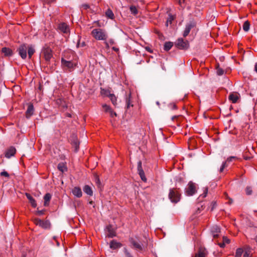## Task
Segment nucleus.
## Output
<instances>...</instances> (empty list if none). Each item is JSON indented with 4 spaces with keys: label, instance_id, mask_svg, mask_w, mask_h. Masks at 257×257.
Wrapping results in <instances>:
<instances>
[{
    "label": "nucleus",
    "instance_id": "28",
    "mask_svg": "<svg viewBox=\"0 0 257 257\" xmlns=\"http://www.w3.org/2000/svg\"><path fill=\"white\" fill-rule=\"evenodd\" d=\"M84 192L87 194L92 196L93 194V191L90 186L88 185H85L83 188Z\"/></svg>",
    "mask_w": 257,
    "mask_h": 257
},
{
    "label": "nucleus",
    "instance_id": "14",
    "mask_svg": "<svg viewBox=\"0 0 257 257\" xmlns=\"http://www.w3.org/2000/svg\"><path fill=\"white\" fill-rule=\"evenodd\" d=\"M34 111V108L33 104L29 103L28 105L27 109L26 111V117L27 118L29 119L31 116L33 114Z\"/></svg>",
    "mask_w": 257,
    "mask_h": 257
},
{
    "label": "nucleus",
    "instance_id": "19",
    "mask_svg": "<svg viewBox=\"0 0 257 257\" xmlns=\"http://www.w3.org/2000/svg\"><path fill=\"white\" fill-rule=\"evenodd\" d=\"M1 52L4 54V57H11L13 55V50L7 47L2 48Z\"/></svg>",
    "mask_w": 257,
    "mask_h": 257
},
{
    "label": "nucleus",
    "instance_id": "1",
    "mask_svg": "<svg viewBox=\"0 0 257 257\" xmlns=\"http://www.w3.org/2000/svg\"><path fill=\"white\" fill-rule=\"evenodd\" d=\"M168 196L169 199L172 202L174 203L178 202L180 201L181 196L180 189L177 188L170 189Z\"/></svg>",
    "mask_w": 257,
    "mask_h": 257
},
{
    "label": "nucleus",
    "instance_id": "51",
    "mask_svg": "<svg viewBox=\"0 0 257 257\" xmlns=\"http://www.w3.org/2000/svg\"><path fill=\"white\" fill-rule=\"evenodd\" d=\"M173 20V18H172V16L170 17V19H168L167 21L166 25L168 26V23H170L171 24L172 23V21Z\"/></svg>",
    "mask_w": 257,
    "mask_h": 257
},
{
    "label": "nucleus",
    "instance_id": "4",
    "mask_svg": "<svg viewBox=\"0 0 257 257\" xmlns=\"http://www.w3.org/2000/svg\"><path fill=\"white\" fill-rule=\"evenodd\" d=\"M108 38V35L106 31L102 29H97V40L106 41ZM104 44L106 48L109 47L108 43L104 42Z\"/></svg>",
    "mask_w": 257,
    "mask_h": 257
},
{
    "label": "nucleus",
    "instance_id": "20",
    "mask_svg": "<svg viewBox=\"0 0 257 257\" xmlns=\"http://www.w3.org/2000/svg\"><path fill=\"white\" fill-rule=\"evenodd\" d=\"M112 94L110 91V89L109 88H102V87L100 88V95L103 97H109V96Z\"/></svg>",
    "mask_w": 257,
    "mask_h": 257
},
{
    "label": "nucleus",
    "instance_id": "39",
    "mask_svg": "<svg viewBox=\"0 0 257 257\" xmlns=\"http://www.w3.org/2000/svg\"><path fill=\"white\" fill-rule=\"evenodd\" d=\"M192 257H205V255L203 252L199 251L198 253L195 254L194 256Z\"/></svg>",
    "mask_w": 257,
    "mask_h": 257
},
{
    "label": "nucleus",
    "instance_id": "56",
    "mask_svg": "<svg viewBox=\"0 0 257 257\" xmlns=\"http://www.w3.org/2000/svg\"><path fill=\"white\" fill-rule=\"evenodd\" d=\"M254 70L257 72V63L255 64Z\"/></svg>",
    "mask_w": 257,
    "mask_h": 257
},
{
    "label": "nucleus",
    "instance_id": "52",
    "mask_svg": "<svg viewBox=\"0 0 257 257\" xmlns=\"http://www.w3.org/2000/svg\"><path fill=\"white\" fill-rule=\"evenodd\" d=\"M170 105L171 106L172 109H177V106L175 104H171Z\"/></svg>",
    "mask_w": 257,
    "mask_h": 257
},
{
    "label": "nucleus",
    "instance_id": "48",
    "mask_svg": "<svg viewBox=\"0 0 257 257\" xmlns=\"http://www.w3.org/2000/svg\"><path fill=\"white\" fill-rule=\"evenodd\" d=\"M91 34L94 38L96 39V29H94L92 30Z\"/></svg>",
    "mask_w": 257,
    "mask_h": 257
},
{
    "label": "nucleus",
    "instance_id": "5",
    "mask_svg": "<svg viewBox=\"0 0 257 257\" xmlns=\"http://www.w3.org/2000/svg\"><path fill=\"white\" fill-rule=\"evenodd\" d=\"M195 184L190 181L188 184L185 190V193L187 196H192L196 192Z\"/></svg>",
    "mask_w": 257,
    "mask_h": 257
},
{
    "label": "nucleus",
    "instance_id": "11",
    "mask_svg": "<svg viewBox=\"0 0 257 257\" xmlns=\"http://www.w3.org/2000/svg\"><path fill=\"white\" fill-rule=\"evenodd\" d=\"M130 241L133 245V247L136 249L139 250H143L145 247V245H144L143 244H141L140 243H139L137 241H136L133 238L130 239Z\"/></svg>",
    "mask_w": 257,
    "mask_h": 257
},
{
    "label": "nucleus",
    "instance_id": "3",
    "mask_svg": "<svg viewBox=\"0 0 257 257\" xmlns=\"http://www.w3.org/2000/svg\"><path fill=\"white\" fill-rule=\"evenodd\" d=\"M175 46L181 50H186L189 47V43L187 40L183 38H178L175 43Z\"/></svg>",
    "mask_w": 257,
    "mask_h": 257
},
{
    "label": "nucleus",
    "instance_id": "49",
    "mask_svg": "<svg viewBox=\"0 0 257 257\" xmlns=\"http://www.w3.org/2000/svg\"><path fill=\"white\" fill-rule=\"evenodd\" d=\"M81 7L82 8H83L84 9H85V10H86L89 8V5L87 4H83Z\"/></svg>",
    "mask_w": 257,
    "mask_h": 257
},
{
    "label": "nucleus",
    "instance_id": "62",
    "mask_svg": "<svg viewBox=\"0 0 257 257\" xmlns=\"http://www.w3.org/2000/svg\"><path fill=\"white\" fill-rule=\"evenodd\" d=\"M198 211L199 212V213L200 212V209L199 208H198V209H197V212Z\"/></svg>",
    "mask_w": 257,
    "mask_h": 257
},
{
    "label": "nucleus",
    "instance_id": "18",
    "mask_svg": "<svg viewBox=\"0 0 257 257\" xmlns=\"http://www.w3.org/2000/svg\"><path fill=\"white\" fill-rule=\"evenodd\" d=\"M16 152V149L14 147H10L5 153V157L7 158H10L14 156Z\"/></svg>",
    "mask_w": 257,
    "mask_h": 257
},
{
    "label": "nucleus",
    "instance_id": "46",
    "mask_svg": "<svg viewBox=\"0 0 257 257\" xmlns=\"http://www.w3.org/2000/svg\"><path fill=\"white\" fill-rule=\"evenodd\" d=\"M124 253L126 257H133L126 248H124Z\"/></svg>",
    "mask_w": 257,
    "mask_h": 257
},
{
    "label": "nucleus",
    "instance_id": "26",
    "mask_svg": "<svg viewBox=\"0 0 257 257\" xmlns=\"http://www.w3.org/2000/svg\"><path fill=\"white\" fill-rule=\"evenodd\" d=\"M72 193L74 195L77 197H80L82 196L81 190L78 187H75L72 190Z\"/></svg>",
    "mask_w": 257,
    "mask_h": 257
},
{
    "label": "nucleus",
    "instance_id": "32",
    "mask_svg": "<svg viewBox=\"0 0 257 257\" xmlns=\"http://www.w3.org/2000/svg\"><path fill=\"white\" fill-rule=\"evenodd\" d=\"M105 15L108 18H109L111 20H113L114 18V14H113L112 11L110 9H108L106 11Z\"/></svg>",
    "mask_w": 257,
    "mask_h": 257
},
{
    "label": "nucleus",
    "instance_id": "43",
    "mask_svg": "<svg viewBox=\"0 0 257 257\" xmlns=\"http://www.w3.org/2000/svg\"><path fill=\"white\" fill-rule=\"evenodd\" d=\"M85 46V42H82V43L80 42V40H78L77 43V47H83Z\"/></svg>",
    "mask_w": 257,
    "mask_h": 257
},
{
    "label": "nucleus",
    "instance_id": "36",
    "mask_svg": "<svg viewBox=\"0 0 257 257\" xmlns=\"http://www.w3.org/2000/svg\"><path fill=\"white\" fill-rule=\"evenodd\" d=\"M243 253V250L241 248H238L236 249L235 257H241Z\"/></svg>",
    "mask_w": 257,
    "mask_h": 257
},
{
    "label": "nucleus",
    "instance_id": "31",
    "mask_svg": "<svg viewBox=\"0 0 257 257\" xmlns=\"http://www.w3.org/2000/svg\"><path fill=\"white\" fill-rule=\"evenodd\" d=\"M57 168L59 171L62 172H64L67 170L66 165L63 163H60L58 165Z\"/></svg>",
    "mask_w": 257,
    "mask_h": 257
},
{
    "label": "nucleus",
    "instance_id": "27",
    "mask_svg": "<svg viewBox=\"0 0 257 257\" xmlns=\"http://www.w3.org/2000/svg\"><path fill=\"white\" fill-rule=\"evenodd\" d=\"M51 195L49 193L45 194V195L44 197V205L45 206H47L49 205V203L51 199Z\"/></svg>",
    "mask_w": 257,
    "mask_h": 257
},
{
    "label": "nucleus",
    "instance_id": "42",
    "mask_svg": "<svg viewBox=\"0 0 257 257\" xmlns=\"http://www.w3.org/2000/svg\"><path fill=\"white\" fill-rule=\"evenodd\" d=\"M207 192H208V188H205L204 189L203 193L202 195H201L200 196H201L202 198L205 197L207 195Z\"/></svg>",
    "mask_w": 257,
    "mask_h": 257
},
{
    "label": "nucleus",
    "instance_id": "30",
    "mask_svg": "<svg viewBox=\"0 0 257 257\" xmlns=\"http://www.w3.org/2000/svg\"><path fill=\"white\" fill-rule=\"evenodd\" d=\"M173 46V43L171 42H167L164 46V49L166 51L170 50Z\"/></svg>",
    "mask_w": 257,
    "mask_h": 257
},
{
    "label": "nucleus",
    "instance_id": "24",
    "mask_svg": "<svg viewBox=\"0 0 257 257\" xmlns=\"http://www.w3.org/2000/svg\"><path fill=\"white\" fill-rule=\"evenodd\" d=\"M26 196L28 199L29 200L30 203L31 204L32 207L35 208L37 206V203L35 200L32 197V196L29 193H26Z\"/></svg>",
    "mask_w": 257,
    "mask_h": 257
},
{
    "label": "nucleus",
    "instance_id": "9",
    "mask_svg": "<svg viewBox=\"0 0 257 257\" xmlns=\"http://www.w3.org/2000/svg\"><path fill=\"white\" fill-rule=\"evenodd\" d=\"M106 236L112 238L116 235V229L111 225H108L106 227Z\"/></svg>",
    "mask_w": 257,
    "mask_h": 257
},
{
    "label": "nucleus",
    "instance_id": "22",
    "mask_svg": "<svg viewBox=\"0 0 257 257\" xmlns=\"http://www.w3.org/2000/svg\"><path fill=\"white\" fill-rule=\"evenodd\" d=\"M58 29L61 32L64 33H67L69 31L68 25L65 23H61L59 24Z\"/></svg>",
    "mask_w": 257,
    "mask_h": 257
},
{
    "label": "nucleus",
    "instance_id": "17",
    "mask_svg": "<svg viewBox=\"0 0 257 257\" xmlns=\"http://www.w3.org/2000/svg\"><path fill=\"white\" fill-rule=\"evenodd\" d=\"M220 232V229L219 227L217 225H214L211 229V233L213 238H217L219 236V234Z\"/></svg>",
    "mask_w": 257,
    "mask_h": 257
},
{
    "label": "nucleus",
    "instance_id": "38",
    "mask_svg": "<svg viewBox=\"0 0 257 257\" xmlns=\"http://www.w3.org/2000/svg\"><path fill=\"white\" fill-rule=\"evenodd\" d=\"M243 257H251V252L249 249L243 250Z\"/></svg>",
    "mask_w": 257,
    "mask_h": 257
},
{
    "label": "nucleus",
    "instance_id": "21",
    "mask_svg": "<svg viewBox=\"0 0 257 257\" xmlns=\"http://www.w3.org/2000/svg\"><path fill=\"white\" fill-rule=\"evenodd\" d=\"M122 246L121 243L116 241L115 240H112L110 241L109 246L112 249H115L120 248Z\"/></svg>",
    "mask_w": 257,
    "mask_h": 257
},
{
    "label": "nucleus",
    "instance_id": "64",
    "mask_svg": "<svg viewBox=\"0 0 257 257\" xmlns=\"http://www.w3.org/2000/svg\"><path fill=\"white\" fill-rule=\"evenodd\" d=\"M22 257H26L25 254H23Z\"/></svg>",
    "mask_w": 257,
    "mask_h": 257
},
{
    "label": "nucleus",
    "instance_id": "8",
    "mask_svg": "<svg viewBox=\"0 0 257 257\" xmlns=\"http://www.w3.org/2000/svg\"><path fill=\"white\" fill-rule=\"evenodd\" d=\"M43 54L45 61L47 63H48L53 56L52 51L50 48H46L43 49Z\"/></svg>",
    "mask_w": 257,
    "mask_h": 257
},
{
    "label": "nucleus",
    "instance_id": "25",
    "mask_svg": "<svg viewBox=\"0 0 257 257\" xmlns=\"http://www.w3.org/2000/svg\"><path fill=\"white\" fill-rule=\"evenodd\" d=\"M27 51H28V57L29 59H31L32 55L34 54V53L35 52V50L34 47L32 45H28Z\"/></svg>",
    "mask_w": 257,
    "mask_h": 257
},
{
    "label": "nucleus",
    "instance_id": "7",
    "mask_svg": "<svg viewBox=\"0 0 257 257\" xmlns=\"http://www.w3.org/2000/svg\"><path fill=\"white\" fill-rule=\"evenodd\" d=\"M34 223L37 225H39L44 229H47L50 227V222L48 220L44 221L39 218H35L34 219Z\"/></svg>",
    "mask_w": 257,
    "mask_h": 257
},
{
    "label": "nucleus",
    "instance_id": "54",
    "mask_svg": "<svg viewBox=\"0 0 257 257\" xmlns=\"http://www.w3.org/2000/svg\"><path fill=\"white\" fill-rule=\"evenodd\" d=\"M89 204H91V205H93V207L94 208L95 207V206H94V202H93L92 201H89Z\"/></svg>",
    "mask_w": 257,
    "mask_h": 257
},
{
    "label": "nucleus",
    "instance_id": "55",
    "mask_svg": "<svg viewBox=\"0 0 257 257\" xmlns=\"http://www.w3.org/2000/svg\"><path fill=\"white\" fill-rule=\"evenodd\" d=\"M250 158H251L250 157L244 156V159L246 160H250Z\"/></svg>",
    "mask_w": 257,
    "mask_h": 257
},
{
    "label": "nucleus",
    "instance_id": "63",
    "mask_svg": "<svg viewBox=\"0 0 257 257\" xmlns=\"http://www.w3.org/2000/svg\"><path fill=\"white\" fill-rule=\"evenodd\" d=\"M255 240L256 242H257V235L256 236V237L255 238Z\"/></svg>",
    "mask_w": 257,
    "mask_h": 257
},
{
    "label": "nucleus",
    "instance_id": "10",
    "mask_svg": "<svg viewBox=\"0 0 257 257\" xmlns=\"http://www.w3.org/2000/svg\"><path fill=\"white\" fill-rule=\"evenodd\" d=\"M195 26H196V24L194 22H190L189 23H188L186 25L185 29L183 32V37H187L189 35L190 31L192 29L195 28Z\"/></svg>",
    "mask_w": 257,
    "mask_h": 257
},
{
    "label": "nucleus",
    "instance_id": "57",
    "mask_svg": "<svg viewBox=\"0 0 257 257\" xmlns=\"http://www.w3.org/2000/svg\"><path fill=\"white\" fill-rule=\"evenodd\" d=\"M146 50H147L148 51H149V52H152V50H151V49H150V48L146 47Z\"/></svg>",
    "mask_w": 257,
    "mask_h": 257
},
{
    "label": "nucleus",
    "instance_id": "50",
    "mask_svg": "<svg viewBox=\"0 0 257 257\" xmlns=\"http://www.w3.org/2000/svg\"><path fill=\"white\" fill-rule=\"evenodd\" d=\"M44 210H38L37 211V214L40 215H43L44 213Z\"/></svg>",
    "mask_w": 257,
    "mask_h": 257
},
{
    "label": "nucleus",
    "instance_id": "44",
    "mask_svg": "<svg viewBox=\"0 0 257 257\" xmlns=\"http://www.w3.org/2000/svg\"><path fill=\"white\" fill-rule=\"evenodd\" d=\"M143 170V168L142 166V162L139 161L138 163V171Z\"/></svg>",
    "mask_w": 257,
    "mask_h": 257
},
{
    "label": "nucleus",
    "instance_id": "60",
    "mask_svg": "<svg viewBox=\"0 0 257 257\" xmlns=\"http://www.w3.org/2000/svg\"><path fill=\"white\" fill-rule=\"evenodd\" d=\"M3 77V75L1 72H0V80H1Z\"/></svg>",
    "mask_w": 257,
    "mask_h": 257
},
{
    "label": "nucleus",
    "instance_id": "47",
    "mask_svg": "<svg viewBox=\"0 0 257 257\" xmlns=\"http://www.w3.org/2000/svg\"><path fill=\"white\" fill-rule=\"evenodd\" d=\"M223 242H224V243H229L230 242V240L226 237L223 236Z\"/></svg>",
    "mask_w": 257,
    "mask_h": 257
},
{
    "label": "nucleus",
    "instance_id": "15",
    "mask_svg": "<svg viewBox=\"0 0 257 257\" xmlns=\"http://www.w3.org/2000/svg\"><path fill=\"white\" fill-rule=\"evenodd\" d=\"M125 103L126 108L128 109L130 107L133 106L132 97L131 92L130 91L128 94H126Z\"/></svg>",
    "mask_w": 257,
    "mask_h": 257
},
{
    "label": "nucleus",
    "instance_id": "58",
    "mask_svg": "<svg viewBox=\"0 0 257 257\" xmlns=\"http://www.w3.org/2000/svg\"><path fill=\"white\" fill-rule=\"evenodd\" d=\"M64 54H66V55H67V53H65ZM65 59L66 60H71L67 55H66V57L65 58Z\"/></svg>",
    "mask_w": 257,
    "mask_h": 257
},
{
    "label": "nucleus",
    "instance_id": "59",
    "mask_svg": "<svg viewBox=\"0 0 257 257\" xmlns=\"http://www.w3.org/2000/svg\"><path fill=\"white\" fill-rule=\"evenodd\" d=\"M67 116L69 117H71V114H70V113H67Z\"/></svg>",
    "mask_w": 257,
    "mask_h": 257
},
{
    "label": "nucleus",
    "instance_id": "35",
    "mask_svg": "<svg viewBox=\"0 0 257 257\" xmlns=\"http://www.w3.org/2000/svg\"><path fill=\"white\" fill-rule=\"evenodd\" d=\"M131 13L134 16H136L138 14V10L137 8L134 6H131L130 8Z\"/></svg>",
    "mask_w": 257,
    "mask_h": 257
},
{
    "label": "nucleus",
    "instance_id": "34",
    "mask_svg": "<svg viewBox=\"0 0 257 257\" xmlns=\"http://www.w3.org/2000/svg\"><path fill=\"white\" fill-rule=\"evenodd\" d=\"M250 28V23L248 21H246L243 24L242 28L245 32H248Z\"/></svg>",
    "mask_w": 257,
    "mask_h": 257
},
{
    "label": "nucleus",
    "instance_id": "40",
    "mask_svg": "<svg viewBox=\"0 0 257 257\" xmlns=\"http://www.w3.org/2000/svg\"><path fill=\"white\" fill-rule=\"evenodd\" d=\"M216 72L218 75H222L224 73V70L219 67L216 68Z\"/></svg>",
    "mask_w": 257,
    "mask_h": 257
},
{
    "label": "nucleus",
    "instance_id": "33",
    "mask_svg": "<svg viewBox=\"0 0 257 257\" xmlns=\"http://www.w3.org/2000/svg\"><path fill=\"white\" fill-rule=\"evenodd\" d=\"M175 2L179 5L181 9H184L186 6L185 0H175Z\"/></svg>",
    "mask_w": 257,
    "mask_h": 257
},
{
    "label": "nucleus",
    "instance_id": "53",
    "mask_svg": "<svg viewBox=\"0 0 257 257\" xmlns=\"http://www.w3.org/2000/svg\"><path fill=\"white\" fill-rule=\"evenodd\" d=\"M218 244L221 247H224L225 246L224 242H221V243H218Z\"/></svg>",
    "mask_w": 257,
    "mask_h": 257
},
{
    "label": "nucleus",
    "instance_id": "61",
    "mask_svg": "<svg viewBox=\"0 0 257 257\" xmlns=\"http://www.w3.org/2000/svg\"><path fill=\"white\" fill-rule=\"evenodd\" d=\"M97 185H98V184L100 183V181H99V180L98 179H97Z\"/></svg>",
    "mask_w": 257,
    "mask_h": 257
},
{
    "label": "nucleus",
    "instance_id": "6",
    "mask_svg": "<svg viewBox=\"0 0 257 257\" xmlns=\"http://www.w3.org/2000/svg\"><path fill=\"white\" fill-rule=\"evenodd\" d=\"M28 49V45L24 44L21 45L18 49L19 54L23 59H25L27 57V52Z\"/></svg>",
    "mask_w": 257,
    "mask_h": 257
},
{
    "label": "nucleus",
    "instance_id": "29",
    "mask_svg": "<svg viewBox=\"0 0 257 257\" xmlns=\"http://www.w3.org/2000/svg\"><path fill=\"white\" fill-rule=\"evenodd\" d=\"M110 98V100L112 103V104L114 105V107H116L117 106V97L115 96V95L112 93L109 97Z\"/></svg>",
    "mask_w": 257,
    "mask_h": 257
},
{
    "label": "nucleus",
    "instance_id": "13",
    "mask_svg": "<svg viewBox=\"0 0 257 257\" xmlns=\"http://www.w3.org/2000/svg\"><path fill=\"white\" fill-rule=\"evenodd\" d=\"M71 144L73 146L74 149V151L77 152L79 148V143L75 135H73L71 137Z\"/></svg>",
    "mask_w": 257,
    "mask_h": 257
},
{
    "label": "nucleus",
    "instance_id": "41",
    "mask_svg": "<svg viewBox=\"0 0 257 257\" xmlns=\"http://www.w3.org/2000/svg\"><path fill=\"white\" fill-rule=\"evenodd\" d=\"M245 192L247 195H249L252 193V189L250 187H247L245 189Z\"/></svg>",
    "mask_w": 257,
    "mask_h": 257
},
{
    "label": "nucleus",
    "instance_id": "45",
    "mask_svg": "<svg viewBox=\"0 0 257 257\" xmlns=\"http://www.w3.org/2000/svg\"><path fill=\"white\" fill-rule=\"evenodd\" d=\"M1 175L2 176H5V177H8V178L9 177V173L5 171L2 172L1 173Z\"/></svg>",
    "mask_w": 257,
    "mask_h": 257
},
{
    "label": "nucleus",
    "instance_id": "2",
    "mask_svg": "<svg viewBox=\"0 0 257 257\" xmlns=\"http://www.w3.org/2000/svg\"><path fill=\"white\" fill-rule=\"evenodd\" d=\"M66 57V55L64 54L61 60V66L64 69L68 70L69 72H71L74 69L76 64L74 63L72 60L65 59Z\"/></svg>",
    "mask_w": 257,
    "mask_h": 257
},
{
    "label": "nucleus",
    "instance_id": "12",
    "mask_svg": "<svg viewBox=\"0 0 257 257\" xmlns=\"http://www.w3.org/2000/svg\"><path fill=\"white\" fill-rule=\"evenodd\" d=\"M102 110L105 112H108L110 114L111 117H113L114 116H116L117 114L116 112L113 111L109 105H108L106 104H103L102 105Z\"/></svg>",
    "mask_w": 257,
    "mask_h": 257
},
{
    "label": "nucleus",
    "instance_id": "16",
    "mask_svg": "<svg viewBox=\"0 0 257 257\" xmlns=\"http://www.w3.org/2000/svg\"><path fill=\"white\" fill-rule=\"evenodd\" d=\"M237 159V157H234V156H231V157H228L226 161L222 163V166H221V168H220L219 172L220 173L223 172L224 169L227 166L228 163H229V162L232 161L233 160H235Z\"/></svg>",
    "mask_w": 257,
    "mask_h": 257
},
{
    "label": "nucleus",
    "instance_id": "23",
    "mask_svg": "<svg viewBox=\"0 0 257 257\" xmlns=\"http://www.w3.org/2000/svg\"><path fill=\"white\" fill-rule=\"evenodd\" d=\"M239 98L238 94L237 93H232L230 94L228 97V99L232 103H236Z\"/></svg>",
    "mask_w": 257,
    "mask_h": 257
},
{
    "label": "nucleus",
    "instance_id": "37",
    "mask_svg": "<svg viewBox=\"0 0 257 257\" xmlns=\"http://www.w3.org/2000/svg\"><path fill=\"white\" fill-rule=\"evenodd\" d=\"M138 172H139V174L140 175L142 180L143 181H145V182L146 181L147 179H146V178L145 177V173H144L143 170L139 171H138Z\"/></svg>",
    "mask_w": 257,
    "mask_h": 257
}]
</instances>
